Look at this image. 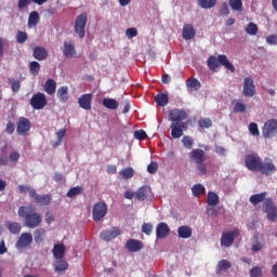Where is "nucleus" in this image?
Returning a JSON list of instances; mask_svg holds the SVG:
<instances>
[{
    "label": "nucleus",
    "mask_w": 277,
    "mask_h": 277,
    "mask_svg": "<svg viewBox=\"0 0 277 277\" xmlns=\"http://www.w3.org/2000/svg\"><path fill=\"white\" fill-rule=\"evenodd\" d=\"M245 166L251 172H261V174H265V176H272V174L276 173V164L272 162V159L265 158L264 162L261 157L256 155H247L245 158Z\"/></svg>",
    "instance_id": "f257e3e1"
},
{
    "label": "nucleus",
    "mask_w": 277,
    "mask_h": 277,
    "mask_svg": "<svg viewBox=\"0 0 277 277\" xmlns=\"http://www.w3.org/2000/svg\"><path fill=\"white\" fill-rule=\"evenodd\" d=\"M17 213L21 217H24L26 228H38L42 224V215L36 212L35 206H22Z\"/></svg>",
    "instance_id": "f03ea898"
},
{
    "label": "nucleus",
    "mask_w": 277,
    "mask_h": 277,
    "mask_svg": "<svg viewBox=\"0 0 277 277\" xmlns=\"http://www.w3.org/2000/svg\"><path fill=\"white\" fill-rule=\"evenodd\" d=\"M207 64L209 70H217L221 64V66H224V68H226L230 72H235V66L233 65V63H230V61H228V57L224 54H220L217 57L210 56L207 61Z\"/></svg>",
    "instance_id": "7ed1b4c3"
},
{
    "label": "nucleus",
    "mask_w": 277,
    "mask_h": 277,
    "mask_svg": "<svg viewBox=\"0 0 277 277\" xmlns=\"http://www.w3.org/2000/svg\"><path fill=\"white\" fill-rule=\"evenodd\" d=\"M85 25H88V13L83 12L76 17L75 31L79 38L85 37Z\"/></svg>",
    "instance_id": "20e7f679"
},
{
    "label": "nucleus",
    "mask_w": 277,
    "mask_h": 277,
    "mask_svg": "<svg viewBox=\"0 0 277 277\" xmlns=\"http://www.w3.org/2000/svg\"><path fill=\"white\" fill-rule=\"evenodd\" d=\"M262 135L266 140H272V137H276L277 135V120L269 119L264 123L262 129Z\"/></svg>",
    "instance_id": "39448f33"
},
{
    "label": "nucleus",
    "mask_w": 277,
    "mask_h": 277,
    "mask_svg": "<svg viewBox=\"0 0 277 277\" xmlns=\"http://www.w3.org/2000/svg\"><path fill=\"white\" fill-rule=\"evenodd\" d=\"M109 208L105 201H98L93 206V222H101L107 215Z\"/></svg>",
    "instance_id": "423d86ee"
},
{
    "label": "nucleus",
    "mask_w": 277,
    "mask_h": 277,
    "mask_svg": "<svg viewBox=\"0 0 277 277\" xmlns=\"http://www.w3.org/2000/svg\"><path fill=\"white\" fill-rule=\"evenodd\" d=\"M240 234L241 232L239 229L223 233L221 236V246L223 248H230V246L235 243V238L239 237Z\"/></svg>",
    "instance_id": "0eeeda50"
},
{
    "label": "nucleus",
    "mask_w": 277,
    "mask_h": 277,
    "mask_svg": "<svg viewBox=\"0 0 277 277\" xmlns=\"http://www.w3.org/2000/svg\"><path fill=\"white\" fill-rule=\"evenodd\" d=\"M48 104L47 95L41 92L35 93L30 98V106L32 109L40 110Z\"/></svg>",
    "instance_id": "6e6552de"
},
{
    "label": "nucleus",
    "mask_w": 277,
    "mask_h": 277,
    "mask_svg": "<svg viewBox=\"0 0 277 277\" xmlns=\"http://www.w3.org/2000/svg\"><path fill=\"white\" fill-rule=\"evenodd\" d=\"M242 94L247 98H252V96L256 94V85H254V80H252L250 77H246L243 79Z\"/></svg>",
    "instance_id": "1a4fd4ad"
},
{
    "label": "nucleus",
    "mask_w": 277,
    "mask_h": 277,
    "mask_svg": "<svg viewBox=\"0 0 277 277\" xmlns=\"http://www.w3.org/2000/svg\"><path fill=\"white\" fill-rule=\"evenodd\" d=\"M263 209H264L265 213L267 214V220H269V222H276L277 208H276V205L274 203V201H272V199H267L264 202Z\"/></svg>",
    "instance_id": "9d476101"
},
{
    "label": "nucleus",
    "mask_w": 277,
    "mask_h": 277,
    "mask_svg": "<svg viewBox=\"0 0 277 277\" xmlns=\"http://www.w3.org/2000/svg\"><path fill=\"white\" fill-rule=\"evenodd\" d=\"M30 198H34L36 205H39L40 207H49L51 205V200H53L51 195H38L36 190H31Z\"/></svg>",
    "instance_id": "9b49d317"
},
{
    "label": "nucleus",
    "mask_w": 277,
    "mask_h": 277,
    "mask_svg": "<svg viewBox=\"0 0 277 277\" xmlns=\"http://www.w3.org/2000/svg\"><path fill=\"white\" fill-rule=\"evenodd\" d=\"M29 131H31V121L25 117H19L16 128L17 135H26Z\"/></svg>",
    "instance_id": "f8f14e48"
},
{
    "label": "nucleus",
    "mask_w": 277,
    "mask_h": 277,
    "mask_svg": "<svg viewBox=\"0 0 277 277\" xmlns=\"http://www.w3.org/2000/svg\"><path fill=\"white\" fill-rule=\"evenodd\" d=\"M187 118V113L183 109H172L169 113V119L172 123L185 124L183 120Z\"/></svg>",
    "instance_id": "ddd939ff"
},
{
    "label": "nucleus",
    "mask_w": 277,
    "mask_h": 277,
    "mask_svg": "<svg viewBox=\"0 0 277 277\" xmlns=\"http://www.w3.org/2000/svg\"><path fill=\"white\" fill-rule=\"evenodd\" d=\"M122 235V230L118 227H111L110 229L103 230L100 235L103 241H113L116 237H120Z\"/></svg>",
    "instance_id": "4468645a"
},
{
    "label": "nucleus",
    "mask_w": 277,
    "mask_h": 277,
    "mask_svg": "<svg viewBox=\"0 0 277 277\" xmlns=\"http://www.w3.org/2000/svg\"><path fill=\"white\" fill-rule=\"evenodd\" d=\"M189 159L193 163H205L207 160V154L205 150L196 148L189 153Z\"/></svg>",
    "instance_id": "2eb2a0df"
},
{
    "label": "nucleus",
    "mask_w": 277,
    "mask_h": 277,
    "mask_svg": "<svg viewBox=\"0 0 277 277\" xmlns=\"http://www.w3.org/2000/svg\"><path fill=\"white\" fill-rule=\"evenodd\" d=\"M187 130V123H171V137L180 140L183 137V131Z\"/></svg>",
    "instance_id": "dca6fc26"
},
{
    "label": "nucleus",
    "mask_w": 277,
    "mask_h": 277,
    "mask_svg": "<svg viewBox=\"0 0 277 277\" xmlns=\"http://www.w3.org/2000/svg\"><path fill=\"white\" fill-rule=\"evenodd\" d=\"M32 241L34 236L31 233H23L16 242V248H28V246H31Z\"/></svg>",
    "instance_id": "f3484780"
},
{
    "label": "nucleus",
    "mask_w": 277,
    "mask_h": 277,
    "mask_svg": "<svg viewBox=\"0 0 277 277\" xmlns=\"http://www.w3.org/2000/svg\"><path fill=\"white\" fill-rule=\"evenodd\" d=\"M78 105L81 107V109H85V111H90V109H92V94L87 93L81 95L78 98Z\"/></svg>",
    "instance_id": "a211bd4d"
},
{
    "label": "nucleus",
    "mask_w": 277,
    "mask_h": 277,
    "mask_svg": "<svg viewBox=\"0 0 277 277\" xmlns=\"http://www.w3.org/2000/svg\"><path fill=\"white\" fill-rule=\"evenodd\" d=\"M170 235V227L168 223H159L156 227V237L157 239H166Z\"/></svg>",
    "instance_id": "6ab92c4d"
},
{
    "label": "nucleus",
    "mask_w": 277,
    "mask_h": 277,
    "mask_svg": "<svg viewBox=\"0 0 277 277\" xmlns=\"http://www.w3.org/2000/svg\"><path fill=\"white\" fill-rule=\"evenodd\" d=\"M128 252H140L144 248V242L137 239H130L126 243Z\"/></svg>",
    "instance_id": "aec40b11"
},
{
    "label": "nucleus",
    "mask_w": 277,
    "mask_h": 277,
    "mask_svg": "<svg viewBox=\"0 0 277 277\" xmlns=\"http://www.w3.org/2000/svg\"><path fill=\"white\" fill-rule=\"evenodd\" d=\"M182 36L184 40H192L196 38V29L190 24H185L183 27Z\"/></svg>",
    "instance_id": "412c9836"
},
{
    "label": "nucleus",
    "mask_w": 277,
    "mask_h": 277,
    "mask_svg": "<svg viewBox=\"0 0 277 277\" xmlns=\"http://www.w3.org/2000/svg\"><path fill=\"white\" fill-rule=\"evenodd\" d=\"M32 55L35 60H38V62H43V60H47V57H49V52H47V49L42 47H36L34 49Z\"/></svg>",
    "instance_id": "4be33fe9"
},
{
    "label": "nucleus",
    "mask_w": 277,
    "mask_h": 277,
    "mask_svg": "<svg viewBox=\"0 0 277 277\" xmlns=\"http://www.w3.org/2000/svg\"><path fill=\"white\" fill-rule=\"evenodd\" d=\"M56 96L61 103H68V98H70L68 87H60L56 91Z\"/></svg>",
    "instance_id": "5701e85b"
},
{
    "label": "nucleus",
    "mask_w": 277,
    "mask_h": 277,
    "mask_svg": "<svg viewBox=\"0 0 277 277\" xmlns=\"http://www.w3.org/2000/svg\"><path fill=\"white\" fill-rule=\"evenodd\" d=\"M43 90L49 94V96H53V94H55V90H57V82H55L54 79L49 78L44 83Z\"/></svg>",
    "instance_id": "b1692460"
},
{
    "label": "nucleus",
    "mask_w": 277,
    "mask_h": 277,
    "mask_svg": "<svg viewBox=\"0 0 277 277\" xmlns=\"http://www.w3.org/2000/svg\"><path fill=\"white\" fill-rule=\"evenodd\" d=\"M38 23H40V13H38V11L30 12L28 16L27 27L29 29L38 27Z\"/></svg>",
    "instance_id": "393cba45"
},
{
    "label": "nucleus",
    "mask_w": 277,
    "mask_h": 277,
    "mask_svg": "<svg viewBox=\"0 0 277 277\" xmlns=\"http://www.w3.org/2000/svg\"><path fill=\"white\" fill-rule=\"evenodd\" d=\"M193 235V229L188 225H182L177 228L180 239H189Z\"/></svg>",
    "instance_id": "a878e982"
},
{
    "label": "nucleus",
    "mask_w": 277,
    "mask_h": 277,
    "mask_svg": "<svg viewBox=\"0 0 277 277\" xmlns=\"http://www.w3.org/2000/svg\"><path fill=\"white\" fill-rule=\"evenodd\" d=\"M150 194V186L143 185L141 186L137 192L135 193V196L137 200H146Z\"/></svg>",
    "instance_id": "bb28decb"
},
{
    "label": "nucleus",
    "mask_w": 277,
    "mask_h": 277,
    "mask_svg": "<svg viewBox=\"0 0 277 277\" xmlns=\"http://www.w3.org/2000/svg\"><path fill=\"white\" fill-rule=\"evenodd\" d=\"M66 252V247L64 243L54 245L53 248V256L56 259V261H60V259H64V253Z\"/></svg>",
    "instance_id": "cd10ccee"
},
{
    "label": "nucleus",
    "mask_w": 277,
    "mask_h": 277,
    "mask_svg": "<svg viewBox=\"0 0 277 277\" xmlns=\"http://www.w3.org/2000/svg\"><path fill=\"white\" fill-rule=\"evenodd\" d=\"M77 51L75 50V44L65 42L63 45V55L65 57H75Z\"/></svg>",
    "instance_id": "c85d7f7f"
},
{
    "label": "nucleus",
    "mask_w": 277,
    "mask_h": 277,
    "mask_svg": "<svg viewBox=\"0 0 277 277\" xmlns=\"http://www.w3.org/2000/svg\"><path fill=\"white\" fill-rule=\"evenodd\" d=\"M154 101H155L156 105H158L159 107H166V105H168L170 98L168 97V94H166V93H158L157 95H155Z\"/></svg>",
    "instance_id": "c756f323"
},
{
    "label": "nucleus",
    "mask_w": 277,
    "mask_h": 277,
    "mask_svg": "<svg viewBox=\"0 0 277 277\" xmlns=\"http://www.w3.org/2000/svg\"><path fill=\"white\" fill-rule=\"evenodd\" d=\"M47 239V230L44 228H37L34 232V240L37 243H42Z\"/></svg>",
    "instance_id": "7c9ffc66"
},
{
    "label": "nucleus",
    "mask_w": 277,
    "mask_h": 277,
    "mask_svg": "<svg viewBox=\"0 0 277 277\" xmlns=\"http://www.w3.org/2000/svg\"><path fill=\"white\" fill-rule=\"evenodd\" d=\"M207 202L209 207H217L220 205V196L214 192H209Z\"/></svg>",
    "instance_id": "2f4dec72"
},
{
    "label": "nucleus",
    "mask_w": 277,
    "mask_h": 277,
    "mask_svg": "<svg viewBox=\"0 0 277 277\" xmlns=\"http://www.w3.org/2000/svg\"><path fill=\"white\" fill-rule=\"evenodd\" d=\"M102 105L106 107V109L116 110L118 109V101L115 98H104L102 101Z\"/></svg>",
    "instance_id": "473e14b6"
},
{
    "label": "nucleus",
    "mask_w": 277,
    "mask_h": 277,
    "mask_svg": "<svg viewBox=\"0 0 277 277\" xmlns=\"http://www.w3.org/2000/svg\"><path fill=\"white\" fill-rule=\"evenodd\" d=\"M192 192L195 198H200V196H205L207 189L205 188V186H202V184H195L192 188Z\"/></svg>",
    "instance_id": "72a5a7b5"
},
{
    "label": "nucleus",
    "mask_w": 277,
    "mask_h": 277,
    "mask_svg": "<svg viewBox=\"0 0 277 277\" xmlns=\"http://www.w3.org/2000/svg\"><path fill=\"white\" fill-rule=\"evenodd\" d=\"M186 87L189 88L190 90H200V88H202V84L200 83V81L196 78H189L186 81Z\"/></svg>",
    "instance_id": "f704fd0d"
},
{
    "label": "nucleus",
    "mask_w": 277,
    "mask_h": 277,
    "mask_svg": "<svg viewBox=\"0 0 277 277\" xmlns=\"http://www.w3.org/2000/svg\"><path fill=\"white\" fill-rule=\"evenodd\" d=\"M217 0H198V4L202 10H211V8H215Z\"/></svg>",
    "instance_id": "c9c22d12"
},
{
    "label": "nucleus",
    "mask_w": 277,
    "mask_h": 277,
    "mask_svg": "<svg viewBox=\"0 0 277 277\" xmlns=\"http://www.w3.org/2000/svg\"><path fill=\"white\" fill-rule=\"evenodd\" d=\"M57 141L52 143L53 148H57L60 144L64 141V137H66V128H63L56 132Z\"/></svg>",
    "instance_id": "e433bc0d"
},
{
    "label": "nucleus",
    "mask_w": 277,
    "mask_h": 277,
    "mask_svg": "<svg viewBox=\"0 0 277 277\" xmlns=\"http://www.w3.org/2000/svg\"><path fill=\"white\" fill-rule=\"evenodd\" d=\"M264 246L265 245L263 242L259 241L258 236H253L252 246H251L252 252H261V250H263Z\"/></svg>",
    "instance_id": "4c0bfd02"
},
{
    "label": "nucleus",
    "mask_w": 277,
    "mask_h": 277,
    "mask_svg": "<svg viewBox=\"0 0 277 277\" xmlns=\"http://www.w3.org/2000/svg\"><path fill=\"white\" fill-rule=\"evenodd\" d=\"M266 196H267V193L255 194V195H252L249 200L251 205H260V202H263V200H265Z\"/></svg>",
    "instance_id": "58836bf2"
},
{
    "label": "nucleus",
    "mask_w": 277,
    "mask_h": 277,
    "mask_svg": "<svg viewBox=\"0 0 277 277\" xmlns=\"http://www.w3.org/2000/svg\"><path fill=\"white\" fill-rule=\"evenodd\" d=\"M6 226L12 235H18V233H21L22 226L17 222H8Z\"/></svg>",
    "instance_id": "ea45409f"
},
{
    "label": "nucleus",
    "mask_w": 277,
    "mask_h": 277,
    "mask_svg": "<svg viewBox=\"0 0 277 277\" xmlns=\"http://www.w3.org/2000/svg\"><path fill=\"white\" fill-rule=\"evenodd\" d=\"M81 194H83V187L81 186L71 187L67 192V198H75V196H81Z\"/></svg>",
    "instance_id": "a19ab883"
},
{
    "label": "nucleus",
    "mask_w": 277,
    "mask_h": 277,
    "mask_svg": "<svg viewBox=\"0 0 277 277\" xmlns=\"http://www.w3.org/2000/svg\"><path fill=\"white\" fill-rule=\"evenodd\" d=\"M229 6L234 12H241L243 10V1L242 0H229Z\"/></svg>",
    "instance_id": "79ce46f5"
},
{
    "label": "nucleus",
    "mask_w": 277,
    "mask_h": 277,
    "mask_svg": "<svg viewBox=\"0 0 277 277\" xmlns=\"http://www.w3.org/2000/svg\"><path fill=\"white\" fill-rule=\"evenodd\" d=\"M66 269H68V263L64 260H58L55 264V272L62 274V272H66Z\"/></svg>",
    "instance_id": "37998d69"
},
{
    "label": "nucleus",
    "mask_w": 277,
    "mask_h": 277,
    "mask_svg": "<svg viewBox=\"0 0 277 277\" xmlns=\"http://www.w3.org/2000/svg\"><path fill=\"white\" fill-rule=\"evenodd\" d=\"M29 72H30V75L36 77V75H38V72H40V63H38L37 61L30 62L29 63Z\"/></svg>",
    "instance_id": "c03bdc74"
},
{
    "label": "nucleus",
    "mask_w": 277,
    "mask_h": 277,
    "mask_svg": "<svg viewBox=\"0 0 277 277\" xmlns=\"http://www.w3.org/2000/svg\"><path fill=\"white\" fill-rule=\"evenodd\" d=\"M246 34L249 36H256L259 34V26L254 23H249V25L245 29Z\"/></svg>",
    "instance_id": "a18cd8bd"
},
{
    "label": "nucleus",
    "mask_w": 277,
    "mask_h": 277,
    "mask_svg": "<svg viewBox=\"0 0 277 277\" xmlns=\"http://www.w3.org/2000/svg\"><path fill=\"white\" fill-rule=\"evenodd\" d=\"M216 267L220 272H226V269H230L233 265L227 260H221L219 261Z\"/></svg>",
    "instance_id": "49530a36"
},
{
    "label": "nucleus",
    "mask_w": 277,
    "mask_h": 277,
    "mask_svg": "<svg viewBox=\"0 0 277 277\" xmlns=\"http://www.w3.org/2000/svg\"><path fill=\"white\" fill-rule=\"evenodd\" d=\"M119 174L123 179L129 180V179H133L134 171H133V168L129 167V168H126V169L121 170L119 172Z\"/></svg>",
    "instance_id": "de8ad7c7"
},
{
    "label": "nucleus",
    "mask_w": 277,
    "mask_h": 277,
    "mask_svg": "<svg viewBox=\"0 0 277 277\" xmlns=\"http://www.w3.org/2000/svg\"><path fill=\"white\" fill-rule=\"evenodd\" d=\"M12 92H19L21 91V80L11 78L9 79Z\"/></svg>",
    "instance_id": "09e8293b"
},
{
    "label": "nucleus",
    "mask_w": 277,
    "mask_h": 277,
    "mask_svg": "<svg viewBox=\"0 0 277 277\" xmlns=\"http://www.w3.org/2000/svg\"><path fill=\"white\" fill-rule=\"evenodd\" d=\"M198 124L200 129H211V127H213V121L209 118H202L198 121Z\"/></svg>",
    "instance_id": "8fccbe9b"
},
{
    "label": "nucleus",
    "mask_w": 277,
    "mask_h": 277,
    "mask_svg": "<svg viewBox=\"0 0 277 277\" xmlns=\"http://www.w3.org/2000/svg\"><path fill=\"white\" fill-rule=\"evenodd\" d=\"M27 38L28 36L26 31H21V30L17 31L16 41L18 44H25V42H27Z\"/></svg>",
    "instance_id": "3c124183"
},
{
    "label": "nucleus",
    "mask_w": 277,
    "mask_h": 277,
    "mask_svg": "<svg viewBox=\"0 0 277 277\" xmlns=\"http://www.w3.org/2000/svg\"><path fill=\"white\" fill-rule=\"evenodd\" d=\"M249 131L251 135H254L255 137H259L261 135V132L259 131V124H256L255 122H251L249 124Z\"/></svg>",
    "instance_id": "603ef678"
},
{
    "label": "nucleus",
    "mask_w": 277,
    "mask_h": 277,
    "mask_svg": "<svg viewBox=\"0 0 277 277\" xmlns=\"http://www.w3.org/2000/svg\"><path fill=\"white\" fill-rule=\"evenodd\" d=\"M182 144L184 146V148H192V146H194V138H192L190 136H184L182 138Z\"/></svg>",
    "instance_id": "864d4df0"
},
{
    "label": "nucleus",
    "mask_w": 277,
    "mask_h": 277,
    "mask_svg": "<svg viewBox=\"0 0 277 277\" xmlns=\"http://www.w3.org/2000/svg\"><path fill=\"white\" fill-rule=\"evenodd\" d=\"M234 111H235V114H243V113H246V104L237 102L234 105Z\"/></svg>",
    "instance_id": "5fc2aeb1"
},
{
    "label": "nucleus",
    "mask_w": 277,
    "mask_h": 277,
    "mask_svg": "<svg viewBox=\"0 0 277 277\" xmlns=\"http://www.w3.org/2000/svg\"><path fill=\"white\" fill-rule=\"evenodd\" d=\"M159 170V164L155 161L150 162L148 166H147V172L149 174H156V172Z\"/></svg>",
    "instance_id": "6e6d98bb"
},
{
    "label": "nucleus",
    "mask_w": 277,
    "mask_h": 277,
    "mask_svg": "<svg viewBox=\"0 0 277 277\" xmlns=\"http://www.w3.org/2000/svg\"><path fill=\"white\" fill-rule=\"evenodd\" d=\"M18 159H21V154L18 151L13 150L10 153L9 160L11 161V163H16Z\"/></svg>",
    "instance_id": "4d7b16f0"
},
{
    "label": "nucleus",
    "mask_w": 277,
    "mask_h": 277,
    "mask_svg": "<svg viewBox=\"0 0 277 277\" xmlns=\"http://www.w3.org/2000/svg\"><path fill=\"white\" fill-rule=\"evenodd\" d=\"M19 194H29V198H31V192H36V189L31 188L30 186L19 185L18 186Z\"/></svg>",
    "instance_id": "13d9d810"
},
{
    "label": "nucleus",
    "mask_w": 277,
    "mask_h": 277,
    "mask_svg": "<svg viewBox=\"0 0 277 277\" xmlns=\"http://www.w3.org/2000/svg\"><path fill=\"white\" fill-rule=\"evenodd\" d=\"M220 12L222 16H228L230 14V9H228V3L223 2L220 6Z\"/></svg>",
    "instance_id": "bf43d9fd"
},
{
    "label": "nucleus",
    "mask_w": 277,
    "mask_h": 277,
    "mask_svg": "<svg viewBox=\"0 0 277 277\" xmlns=\"http://www.w3.org/2000/svg\"><path fill=\"white\" fill-rule=\"evenodd\" d=\"M142 233H144L145 235H151L153 234V224L144 223L142 225Z\"/></svg>",
    "instance_id": "052dcab7"
},
{
    "label": "nucleus",
    "mask_w": 277,
    "mask_h": 277,
    "mask_svg": "<svg viewBox=\"0 0 277 277\" xmlns=\"http://www.w3.org/2000/svg\"><path fill=\"white\" fill-rule=\"evenodd\" d=\"M134 137H135V140L142 141V140H145L146 137H148V135L146 134V131H144V130H136L134 132Z\"/></svg>",
    "instance_id": "680f3d73"
},
{
    "label": "nucleus",
    "mask_w": 277,
    "mask_h": 277,
    "mask_svg": "<svg viewBox=\"0 0 277 277\" xmlns=\"http://www.w3.org/2000/svg\"><path fill=\"white\" fill-rule=\"evenodd\" d=\"M126 36L129 40H131V38H135V36H137V28H128L126 30Z\"/></svg>",
    "instance_id": "e2e57ef3"
},
{
    "label": "nucleus",
    "mask_w": 277,
    "mask_h": 277,
    "mask_svg": "<svg viewBox=\"0 0 277 277\" xmlns=\"http://www.w3.org/2000/svg\"><path fill=\"white\" fill-rule=\"evenodd\" d=\"M197 164V171L199 174H201V176H203L205 174H207V164L203 162H199L196 163Z\"/></svg>",
    "instance_id": "0e129e2a"
},
{
    "label": "nucleus",
    "mask_w": 277,
    "mask_h": 277,
    "mask_svg": "<svg viewBox=\"0 0 277 277\" xmlns=\"http://www.w3.org/2000/svg\"><path fill=\"white\" fill-rule=\"evenodd\" d=\"M261 267H253L250 271V277H261Z\"/></svg>",
    "instance_id": "69168bd1"
},
{
    "label": "nucleus",
    "mask_w": 277,
    "mask_h": 277,
    "mask_svg": "<svg viewBox=\"0 0 277 277\" xmlns=\"http://www.w3.org/2000/svg\"><path fill=\"white\" fill-rule=\"evenodd\" d=\"M15 131V126L12 121H9L6 123V128H5V132L9 133V135H12V133H14Z\"/></svg>",
    "instance_id": "338daca9"
},
{
    "label": "nucleus",
    "mask_w": 277,
    "mask_h": 277,
    "mask_svg": "<svg viewBox=\"0 0 277 277\" xmlns=\"http://www.w3.org/2000/svg\"><path fill=\"white\" fill-rule=\"evenodd\" d=\"M267 44H277V35L266 37Z\"/></svg>",
    "instance_id": "774afa93"
}]
</instances>
